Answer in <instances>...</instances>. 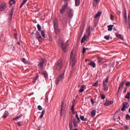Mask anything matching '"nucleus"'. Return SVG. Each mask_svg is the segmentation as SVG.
<instances>
[{"label":"nucleus","instance_id":"5","mask_svg":"<svg viewBox=\"0 0 130 130\" xmlns=\"http://www.w3.org/2000/svg\"><path fill=\"white\" fill-rule=\"evenodd\" d=\"M109 77H107L105 80L103 81V86L104 87V91H108V85L107 83L109 82Z\"/></svg>","mask_w":130,"mask_h":130},{"label":"nucleus","instance_id":"13","mask_svg":"<svg viewBox=\"0 0 130 130\" xmlns=\"http://www.w3.org/2000/svg\"><path fill=\"white\" fill-rule=\"evenodd\" d=\"M125 83V81H123L121 82V83L119 84V88L117 91V93L119 94V90H120L121 88H123V86L124 85V83Z\"/></svg>","mask_w":130,"mask_h":130},{"label":"nucleus","instance_id":"39","mask_svg":"<svg viewBox=\"0 0 130 130\" xmlns=\"http://www.w3.org/2000/svg\"><path fill=\"white\" fill-rule=\"evenodd\" d=\"M85 40H86V37L84 36V37L81 39V43H84V41H85Z\"/></svg>","mask_w":130,"mask_h":130},{"label":"nucleus","instance_id":"61","mask_svg":"<svg viewBox=\"0 0 130 130\" xmlns=\"http://www.w3.org/2000/svg\"><path fill=\"white\" fill-rule=\"evenodd\" d=\"M41 126H39L37 128V130H40V128H41Z\"/></svg>","mask_w":130,"mask_h":130},{"label":"nucleus","instance_id":"52","mask_svg":"<svg viewBox=\"0 0 130 130\" xmlns=\"http://www.w3.org/2000/svg\"><path fill=\"white\" fill-rule=\"evenodd\" d=\"M39 77V76H38V75H37L36 76L35 78H34V79H35V80H36V81H37V79H38Z\"/></svg>","mask_w":130,"mask_h":130},{"label":"nucleus","instance_id":"21","mask_svg":"<svg viewBox=\"0 0 130 130\" xmlns=\"http://www.w3.org/2000/svg\"><path fill=\"white\" fill-rule=\"evenodd\" d=\"M112 103H113V101H107L106 102V103L105 104V105L106 106H109V105H111V104H112Z\"/></svg>","mask_w":130,"mask_h":130},{"label":"nucleus","instance_id":"25","mask_svg":"<svg viewBox=\"0 0 130 130\" xmlns=\"http://www.w3.org/2000/svg\"><path fill=\"white\" fill-rule=\"evenodd\" d=\"M97 60L99 63H103V60L102 59V58H101V57H98L97 58Z\"/></svg>","mask_w":130,"mask_h":130},{"label":"nucleus","instance_id":"46","mask_svg":"<svg viewBox=\"0 0 130 130\" xmlns=\"http://www.w3.org/2000/svg\"><path fill=\"white\" fill-rule=\"evenodd\" d=\"M105 39H106V40H109L110 39V37L109 36H105L104 37Z\"/></svg>","mask_w":130,"mask_h":130},{"label":"nucleus","instance_id":"59","mask_svg":"<svg viewBox=\"0 0 130 130\" xmlns=\"http://www.w3.org/2000/svg\"><path fill=\"white\" fill-rule=\"evenodd\" d=\"M75 113L76 114V118H77V117H79V116L78 115V113H77V112H75Z\"/></svg>","mask_w":130,"mask_h":130},{"label":"nucleus","instance_id":"42","mask_svg":"<svg viewBox=\"0 0 130 130\" xmlns=\"http://www.w3.org/2000/svg\"><path fill=\"white\" fill-rule=\"evenodd\" d=\"M124 19L125 20L124 22L127 23V16L126 15H124Z\"/></svg>","mask_w":130,"mask_h":130},{"label":"nucleus","instance_id":"30","mask_svg":"<svg viewBox=\"0 0 130 130\" xmlns=\"http://www.w3.org/2000/svg\"><path fill=\"white\" fill-rule=\"evenodd\" d=\"M100 16H101V12H99L94 15V18L96 19V18H98V17H100Z\"/></svg>","mask_w":130,"mask_h":130},{"label":"nucleus","instance_id":"14","mask_svg":"<svg viewBox=\"0 0 130 130\" xmlns=\"http://www.w3.org/2000/svg\"><path fill=\"white\" fill-rule=\"evenodd\" d=\"M14 14V7H13L11 10L9 12V15L10 16L9 19L12 20V18L13 17V14Z\"/></svg>","mask_w":130,"mask_h":130},{"label":"nucleus","instance_id":"54","mask_svg":"<svg viewBox=\"0 0 130 130\" xmlns=\"http://www.w3.org/2000/svg\"><path fill=\"white\" fill-rule=\"evenodd\" d=\"M90 101L91 104L94 105L95 104V101H94V100L91 99Z\"/></svg>","mask_w":130,"mask_h":130},{"label":"nucleus","instance_id":"58","mask_svg":"<svg viewBox=\"0 0 130 130\" xmlns=\"http://www.w3.org/2000/svg\"><path fill=\"white\" fill-rule=\"evenodd\" d=\"M125 15L126 16V11L125 10L124 11V16H125Z\"/></svg>","mask_w":130,"mask_h":130},{"label":"nucleus","instance_id":"57","mask_svg":"<svg viewBox=\"0 0 130 130\" xmlns=\"http://www.w3.org/2000/svg\"><path fill=\"white\" fill-rule=\"evenodd\" d=\"M32 83H33L34 84H35V83H36V80L33 79V80H32Z\"/></svg>","mask_w":130,"mask_h":130},{"label":"nucleus","instance_id":"38","mask_svg":"<svg viewBox=\"0 0 130 130\" xmlns=\"http://www.w3.org/2000/svg\"><path fill=\"white\" fill-rule=\"evenodd\" d=\"M75 5L77 7L80 6V0H75Z\"/></svg>","mask_w":130,"mask_h":130},{"label":"nucleus","instance_id":"11","mask_svg":"<svg viewBox=\"0 0 130 130\" xmlns=\"http://www.w3.org/2000/svg\"><path fill=\"white\" fill-rule=\"evenodd\" d=\"M64 106V102H62L61 103V110H60V115H62L63 113H64V109L63 108V107Z\"/></svg>","mask_w":130,"mask_h":130},{"label":"nucleus","instance_id":"20","mask_svg":"<svg viewBox=\"0 0 130 130\" xmlns=\"http://www.w3.org/2000/svg\"><path fill=\"white\" fill-rule=\"evenodd\" d=\"M86 87V86H85L84 85H83L81 86L80 89H79V93H82V92H84V91H85V89H84V88H85Z\"/></svg>","mask_w":130,"mask_h":130},{"label":"nucleus","instance_id":"19","mask_svg":"<svg viewBox=\"0 0 130 130\" xmlns=\"http://www.w3.org/2000/svg\"><path fill=\"white\" fill-rule=\"evenodd\" d=\"M21 61H22V62H23L24 63H26V64H30V61H29L28 60H26V59H25L24 58H22L21 59Z\"/></svg>","mask_w":130,"mask_h":130},{"label":"nucleus","instance_id":"60","mask_svg":"<svg viewBox=\"0 0 130 130\" xmlns=\"http://www.w3.org/2000/svg\"><path fill=\"white\" fill-rule=\"evenodd\" d=\"M77 119L79 121H81V120L80 119V118H79V117H77Z\"/></svg>","mask_w":130,"mask_h":130},{"label":"nucleus","instance_id":"56","mask_svg":"<svg viewBox=\"0 0 130 130\" xmlns=\"http://www.w3.org/2000/svg\"><path fill=\"white\" fill-rule=\"evenodd\" d=\"M124 128H125V129H128V126L125 125V126H124Z\"/></svg>","mask_w":130,"mask_h":130},{"label":"nucleus","instance_id":"27","mask_svg":"<svg viewBox=\"0 0 130 130\" xmlns=\"http://www.w3.org/2000/svg\"><path fill=\"white\" fill-rule=\"evenodd\" d=\"M114 26V25H108V30L112 31V28H113Z\"/></svg>","mask_w":130,"mask_h":130},{"label":"nucleus","instance_id":"22","mask_svg":"<svg viewBox=\"0 0 130 130\" xmlns=\"http://www.w3.org/2000/svg\"><path fill=\"white\" fill-rule=\"evenodd\" d=\"M90 114H91V117H94V116H95V115H96V111H95V110H93L90 112Z\"/></svg>","mask_w":130,"mask_h":130},{"label":"nucleus","instance_id":"41","mask_svg":"<svg viewBox=\"0 0 130 130\" xmlns=\"http://www.w3.org/2000/svg\"><path fill=\"white\" fill-rule=\"evenodd\" d=\"M37 28L38 31H41V26H40L39 24H37Z\"/></svg>","mask_w":130,"mask_h":130},{"label":"nucleus","instance_id":"36","mask_svg":"<svg viewBox=\"0 0 130 130\" xmlns=\"http://www.w3.org/2000/svg\"><path fill=\"white\" fill-rule=\"evenodd\" d=\"M41 35H42L43 38H46L45 31H44V30H41Z\"/></svg>","mask_w":130,"mask_h":130},{"label":"nucleus","instance_id":"7","mask_svg":"<svg viewBox=\"0 0 130 130\" xmlns=\"http://www.w3.org/2000/svg\"><path fill=\"white\" fill-rule=\"evenodd\" d=\"M67 16L68 18H70V19H72V18L74 17V11L73 10V9H70L68 11Z\"/></svg>","mask_w":130,"mask_h":130},{"label":"nucleus","instance_id":"28","mask_svg":"<svg viewBox=\"0 0 130 130\" xmlns=\"http://www.w3.org/2000/svg\"><path fill=\"white\" fill-rule=\"evenodd\" d=\"M90 27H88L86 31V35H87L88 37L90 36Z\"/></svg>","mask_w":130,"mask_h":130},{"label":"nucleus","instance_id":"2","mask_svg":"<svg viewBox=\"0 0 130 130\" xmlns=\"http://www.w3.org/2000/svg\"><path fill=\"white\" fill-rule=\"evenodd\" d=\"M62 60H61V59H59L58 60L57 63L54 67V70H55V71H60V70H61V69H62Z\"/></svg>","mask_w":130,"mask_h":130},{"label":"nucleus","instance_id":"32","mask_svg":"<svg viewBox=\"0 0 130 130\" xmlns=\"http://www.w3.org/2000/svg\"><path fill=\"white\" fill-rule=\"evenodd\" d=\"M45 113V110H43L42 112V114L40 116V117H39L40 119H41V118H42V117H43V116L44 115Z\"/></svg>","mask_w":130,"mask_h":130},{"label":"nucleus","instance_id":"34","mask_svg":"<svg viewBox=\"0 0 130 130\" xmlns=\"http://www.w3.org/2000/svg\"><path fill=\"white\" fill-rule=\"evenodd\" d=\"M89 66H92V68L96 67V64L93 61H90V62L89 63Z\"/></svg>","mask_w":130,"mask_h":130},{"label":"nucleus","instance_id":"63","mask_svg":"<svg viewBox=\"0 0 130 130\" xmlns=\"http://www.w3.org/2000/svg\"><path fill=\"white\" fill-rule=\"evenodd\" d=\"M109 129H110V130H115L114 129H112V128H109Z\"/></svg>","mask_w":130,"mask_h":130},{"label":"nucleus","instance_id":"43","mask_svg":"<svg viewBox=\"0 0 130 130\" xmlns=\"http://www.w3.org/2000/svg\"><path fill=\"white\" fill-rule=\"evenodd\" d=\"M126 120H129L130 119V115L128 114L126 115Z\"/></svg>","mask_w":130,"mask_h":130},{"label":"nucleus","instance_id":"4","mask_svg":"<svg viewBox=\"0 0 130 130\" xmlns=\"http://www.w3.org/2000/svg\"><path fill=\"white\" fill-rule=\"evenodd\" d=\"M64 79V72L61 73L58 75L55 80V83L58 85L60 82H62Z\"/></svg>","mask_w":130,"mask_h":130},{"label":"nucleus","instance_id":"37","mask_svg":"<svg viewBox=\"0 0 130 130\" xmlns=\"http://www.w3.org/2000/svg\"><path fill=\"white\" fill-rule=\"evenodd\" d=\"M125 98H126V99H129V98H130V92H128V93L125 95Z\"/></svg>","mask_w":130,"mask_h":130},{"label":"nucleus","instance_id":"33","mask_svg":"<svg viewBox=\"0 0 130 130\" xmlns=\"http://www.w3.org/2000/svg\"><path fill=\"white\" fill-rule=\"evenodd\" d=\"M28 0H23V2L21 3V5L20 6L19 8H22V7H23L24 6V5H25L26 4V3H27V1Z\"/></svg>","mask_w":130,"mask_h":130},{"label":"nucleus","instance_id":"12","mask_svg":"<svg viewBox=\"0 0 130 130\" xmlns=\"http://www.w3.org/2000/svg\"><path fill=\"white\" fill-rule=\"evenodd\" d=\"M36 37L38 39V40H39V41H41V40H42L41 35H40V34L38 31H37L36 34Z\"/></svg>","mask_w":130,"mask_h":130},{"label":"nucleus","instance_id":"8","mask_svg":"<svg viewBox=\"0 0 130 130\" xmlns=\"http://www.w3.org/2000/svg\"><path fill=\"white\" fill-rule=\"evenodd\" d=\"M67 9H68V3L64 4L62 6V8L60 10V14H63L67 11Z\"/></svg>","mask_w":130,"mask_h":130},{"label":"nucleus","instance_id":"15","mask_svg":"<svg viewBox=\"0 0 130 130\" xmlns=\"http://www.w3.org/2000/svg\"><path fill=\"white\" fill-rule=\"evenodd\" d=\"M100 2V0H93L92 1L93 7L95 8L96 6H97L98 4H99Z\"/></svg>","mask_w":130,"mask_h":130},{"label":"nucleus","instance_id":"29","mask_svg":"<svg viewBox=\"0 0 130 130\" xmlns=\"http://www.w3.org/2000/svg\"><path fill=\"white\" fill-rule=\"evenodd\" d=\"M80 118L82 120V121H87L88 119L87 118H85V117L84 116H80Z\"/></svg>","mask_w":130,"mask_h":130},{"label":"nucleus","instance_id":"18","mask_svg":"<svg viewBox=\"0 0 130 130\" xmlns=\"http://www.w3.org/2000/svg\"><path fill=\"white\" fill-rule=\"evenodd\" d=\"M72 121L74 123V127H76L77 126H78V121H77V120L76 119H73L72 120Z\"/></svg>","mask_w":130,"mask_h":130},{"label":"nucleus","instance_id":"47","mask_svg":"<svg viewBox=\"0 0 130 130\" xmlns=\"http://www.w3.org/2000/svg\"><path fill=\"white\" fill-rule=\"evenodd\" d=\"M38 109L39 110H42V109H43V108H42V107H41V106L39 105L38 106Z\"/></svg>","mask_w":130,"mask_h":130},{"label":"nucleus","instance_id":"51","mask_svg":"<svg viewBox=\"0 0 130 130\" xmlns=\"http://www.w3.org/2000/svg\"><path fill=\"white\" fill-rule=\"evenodd\" d=\"M101 99L103 100H104V99L105 98V95L104 94H101Z\"/></svg>","mask_w":130,"mask_h":130},{"label":"nucleus","instance_id":"64","mask_svg":"<svg viewBox=\"0 0 130 130\" xmlns=\"http://www.w3.org/2000/svg\"><path fill=\"white\" fill-rule=\"evenodd\" d=\"M128 112H129V113H130V108H129Z\"/></svg>","mask_w":130,"mask_h":130},{"label":"nucleus","instance_id":"1","mask_svg":"<svg viewBox=\"0 0 130 130\" xmlns=\"http://www.w3.org/2000/svg\"><path fill=\"white\" fill-rule=\"evenodd\" d=\"M69 41H67V42L64 43V42L61 40L59 41V46L61 47V49L63 51V52H67L69 49Z\"/></svg>","mask_w":130,"mask_h":130},{"label":"nucleus","instance_id":"16","mask_svg":"<svg viewBox=\"0 0 130 130\" xmlns=\"http://www.w3.org/2000/svg\"><path fill=\"white\" fill-rule=\"evenodd\" d=\"M41 74L44 75V78L46 79L48 78V74L46 71H41Z\"/></svg>","mask_w":130,"mask_h":130},{"label":"nucleus","instance_id":"55","mask_svg":"<svg viewBox=\"0 0 130 130\" xmlns=\"http://www.w3.org/2000/svg\"><path fill=\"white\" fill-rule=\"evenodd\" d=\"M74 105H72V108H71V110L73 111V112H74V111H75V110H74Z\"/></svg>","mask_w":130,"mask_h":130},{"label":"nucleus","instance_id":"35","mask_svg":"<svg viewBox=\"0 0 130 130\" xmlns=\"http://www.w3.org/2000/svg\"><path fill=\"white\" fill-rule=\"evenodd\" d=\"M54 30L56 34L57 35V34L59 33V29L58 28V27H54Z\"/></svg>","mask_w":130,"mask_h":130},{"label":"nucleus","instance_id":"6","mask_svg":"<svg viewBox=\"0 0 130 130\" xmlns=\"http://www.w3.org/2000/svg\"><path fill=\"white\" fill-rule=\"evenodd\" d=\"M44 62H45L44 59H41L40 61L38 64V67L40 70V72L43 71V64Z\"/></svg>","mask_w":130,"mask_h":130},{"label":"nucleus","instance_id":"53","mask_svg":"<svg viewBox=\"0 0 130 130\" xmlns=\"http://www.w3.org/2000/svg\"><path fill=\"white\" fill-rule=\"evenodd\" d=\"M116 13H117V15H118L119 16H120V14H121V12H120V11H117Z\"/></svg>","mask_w":130,"mask_h":130},{"label":"nucleus","instance_id":"23","mask_svg":"<svg viewBox=\"0 0 130 130\" xmlns=\"http://www.w3.org/2000/svg\"><path fill=\"white\" fill-rule=\"evenodd\" d=\"M13 5H16V2L15 1V0H11L10 1V8H11V7L13 6Z\"/></svg>","mask_w":130,"mask_h":130},{"label":"nucleus","instance_id":"17","mask_svg":"<svg viewBox=\"0 0 130 130\" xmlns=\"http://www.w3.org/2000/svg\"><path fill=\"white\" fill-rule=\"evenodd\" d=\"M54 28L58 27V21L56 19L54 20Z\"/></svg>","mask_w":130,"mask_h":130},{"label":"nucleus","instance_id":"31","mask_svg":"<svg viewBox=\"0 0 130 130\" xmlns=\"http://www.w3.org/2000/svg\"><path fill=\"white\" fill-rule=\"evenodd\" d=\"M8 115H9V112H8V111H5L3 115V118H7V117H8Z\"/></svg>","mask_w":130,"mask_h":130},{"label":"nucleus","instance_id":"9","mask_svg":"<svg viewBox=\"0 0 130 130\" xmlns=\"http://www.w3.org/2000/svg\"><path fill=\"white\" fill-rule=\"evenodd\" d=\"M129 107V105L127 103L124 102L123 103V106L121 109V111H124L125 110V109L128 108Z\"/></svg>","mask_w":130,"mask_h":130},{"label":"nucleus","instance_id":"44","mask_svg":"<svg viewBox=\"0 0 130 130\" xmlns=\"http://www.w3.org/2000/svg\"><path fill=\"white\" fill-rule=\"evenodd\" d=\"M93 86L94 87H97V86H98V80H97V81L95 82V83H94V84H93Z\"/></svg>","mask_w":130,"mask_h":130},{"label":"nucleus","instance_id":"45","mask_svg":"<svg viewBox=\"0 0 130 130\" xmlns=\"http://www.w3.org/2000/svg\"><path fill=\"white\" fill-rule=\"evenodd\" d=\"M125 86L126 87H128L129 86H130V82L127 81L125 83Z\"/></svg>","mask_w":130,"mask_h":130},{"label":"nucleus","instance_id":"10","mask_svg":"<svg viewBox=\"0 0 130 130\" xmlns=\"http://www.w3.org/2000/svg\"><path fill=\"white\" fill-rule=\"evenodd\" d=\"M7 9V3H3L0 5V12H4Z\"/></svg>","mask_w":130,"mask_h":130},{"label":"nucleus","instance_id":"40","mask_svg":"<svg viewBox=\"0 0 130 130\" xmlns=\"http://www.w3.org/2000/svg\"><path fill=\"white\" fill-rule=\"evenodd\" d=\"M17 124L18 126H22L23 125V122L19 121L18 122H17Z\"/></svg>","mask_w":130,"mask_h":130},{"label":"nucleus","instance_id":"24","mask_svg":"<svg viewBox=\"0 0 130 130\" xmlns=\"http://www.w3.org/2000/svg\"><path fill=\"white\" fill-rule=\"evenodd\" d=\"M116 36L117 38H119L120 39H121V40H123V37H122V36H121V35L116 33Z\"/></svg>","mask_w":130,"mask_h":130},{"label":"nucleus","instance_id":"49","mask_svg":"<svg viewBox=\"0 0 130 130\" xmlns=\"http://www.w3.org/2000/svg\"><path fill=\"white\" fill-rule=\"evenodd\" d=\"M85 52H86V48L84 47L83 48V50H82V53L83 54H84V53H85Z\"/></svg>","mask_w":130,"mask_h":130},{"label":"nucleus","instance_id":"48","mask_svg":"<svg viewBox=\"0 0 130 130\" xmlns=\"http://www.w3.org/2000/svg\"><path fill=\"white\" fill-rule=\"evenodd\" d=\"M20 117H21V116H18L17 117H16L14 119H13V120H17V119H19V118H20Z\"/></svg>","mask_w":130,"mask_h":130},{"label":"nucleus","instance_id":"26","mask_svg":"<svg viewBox=\"0 0 130 130\" xmlns=\"http://www.w3.org/2000/svg\"><path fill=\"white\" fill-rule=\"evenodd\" d=\"M69 127L70 130L73 129V120H71L69 123Z\"/></svg>","mask_w":130,"mask_h":130},{"label":"nucleus","instance_id":"62","mask_svg":"<svg viewBox=\"0 0 130 130\" xmlns=\"http://www.w3.org/2000/svg\"><path fill=\"white\" fill-rule=\"evenodd\" d=\"M17 44H18V45H20V42H17Z\"/></svg>","mask_w":130,"mask_h":130},{"label":"nucleus","instance_id":"50","mask_svg":"<svg viewBox=\"0 0 130 130\" xmlns=\"http://www.w3.org/2000/svg\"><path fill=\"white\" fill-rule=\"evenodd\" d=\"M128 22L129 23V22H130V12H129L128 14Z\"/></svg>","mask_w":130,"mask_h":130},{"label":"nucleus","instance_id":"3","mask_svg":"<svg viewBox=\"0 0 130 130\" xmlns=\"http://www.w3.org/2000/svg\"><path fill=\"white\" fill-rule=\"evenodd\" d=\"M76 56L77 55L76 54H74V52L72 51L70 56V62L72 64V67H74V66L76 64V62L77 61V60L76 59Z\"/></svg>","mask_w":130,"mask_h":130}]
</instances>
